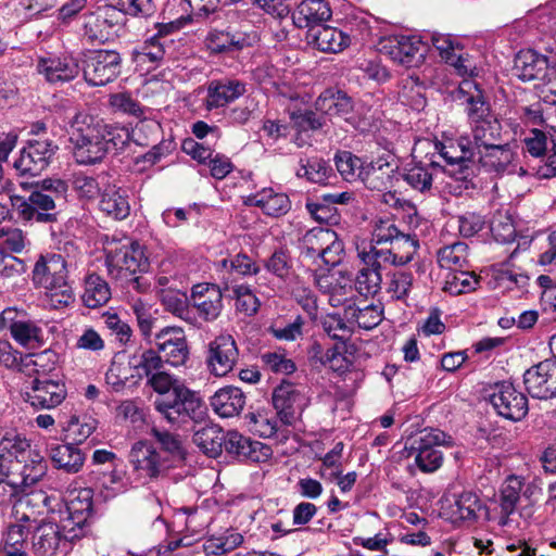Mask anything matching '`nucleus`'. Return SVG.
<instances>
[{
    "instance_id": "25",
    "label": "nucleus",
    "mask_w": 556,
    "mask_h": 556,
    "mask_svg": "<svg viewBox=\"0 0 556 556\" xmlns=\"http://www.w3.org/2000/svg\"><path fill=\"white\" fill-rule=\"evenodd\" d=\"M307 39L311 45L326 53L341 52L351 43V38L348 34L327 25L308 29Z\"/></svg>"
},
{
    "instance_id": "47",
    "label": "nucleus",
    "mask_w": 556,
    "mask_h": 556,
    "mask_svg": "<svg viewBox=\"0 0 556 556\" xmlns=\"http://www.w3.org/2000/svg\"><path fill=\"white\" fill-rule=\"evenodd\" d=\"M98 421L90 416L73 415L70 419L62 424V431L65 439L76 445L83 443L97 429Z\"/></svg>"
},
{
    "instance_id": "46",
    "label": "nucleus",
    "mask_w": 556,
    "mask_h": 556,
    "mask_svg": "<svg viewBox=\"0 0 556 556\" xmlns=\"http://www.w3.org/2000/svg\"><path fill=\"white\" fill-rule=\"evenodd\" d=\"M483 505L478 495L466 491L455 498L454 504L451 506V517L454 521H475Z\"/></svg>"
},
{
    "instance_id": "20",
    "label": "nucleus",
    "mask_w": 556,
    "mask_h": 556,
    "mask_svg": "<svg viewBox=\"0 0 556 556\" xmlns=\"http://www.w3.org/2000/svg\"><path fill=\"white\" fill-rule=\"evenodd\" d=\"M37 70L51 84H64L75 79L79 72V61L73 55L40 58Z\"/></svg>"
},
{
    "instance_id": "21",
    "label": "nucleus",
    "mask_w": 556,
    "mask_h": 556,
    "mask_svg": "<svg viewBox=\"0 0 556 556\" xmlns=\"http://www.w3.org/2000/svg\"><path fill=\"white\" fill-rule=\"evenodd\" d=\"M365 254H372L367 248L357 249V256L363 266L357 270L354 277V288L363 296H374L381 290L382 276L380 260H371L372 263L365 260Z\"/></svg>"
},
{
    "instance_id": "23",
    "label": "nucleus",
    "mask_w": 556,
    "mask_h": 556,
    "mask_svg": "<svg viewBox=\"0 0 556 556\" xmlns=\"http://www.w3.org/2000/svg\"><path fill=\"white\" fill-rule=\"evenodd\" d=\"M159 124L154 121H140L135 128L129 130L126 127L109 126L105 124V149L109 150V144L116 150L124 149L129 141L136 144L147 147L148 141L142 138V132L149 130L150 132L156 131Z\"/></svg>"
},
{
    "instance_id": "61",
    "label": "nucleus",
    "mask_w": 556,
    "mask_h": 556,
    "mask_svg": "<svg viewBox=\"0 0 556 556\" xmlns=\"http://www.w3.org/2000/svg\"><path fill=\"white\" fill-rule=\"evenodd\" d=\"M10 333L16 342L27 346L40 341L41 329L35 321L27 319L26 315H23L18 324H13V329Z\"/></svg>"
},
{
    "instance_id": "14",
    "label": "nucleus",
    "mask_w": 556,
    "mask_h": 556,
    "mask_svg": "<svg viewBox=\"0 0 556 556\" xmlns=\"http://www.w3.org/2000/svg\"><path fill=\"white\" fill-rule=\"evenodd\" d=\"M128 459L134 471L148 478H157L169 467L168 459L163 458L153 444L147 441L134 443Z\"/></svg>"
},
{
    "instance_id": "40",
    "label": "nucleus",
    "mask_w": 556,
    "mask_h": 556,
    "mask_svg": "<svg viewBox=\"0 0 556 556\" xmlns=\"http://www.w3.org/2000/svg\"><path fill=\"white\" fill-rule=\"evenodd\" d=\"M296 176L319 185H327L334 177L330 164L318 156L301 159Z\"/></svg>"
},
{
    "instance_id": "50",
    "label": "nucleus",
    "mask_w": 556,
    "mask_h": 556,
    "mask_svg": "<svg viewBox=\"0 0 556 556\" xmlns=\"http://www.w3.org/2000/svg\"><path fill=\"white\" fill-rule=\"evenodd\" d=\"M414 281L412 271L394 269L387 274L386 291L392 300L403 301L409 295Z\"/></svg>"
},
{
    "instance_id": "18",
    "label": "nucleus",
    "mask_w": 556,
    "mask_h": 556,
    "mask_svg": "<svg viewBox=\"0 0 556 556\" xmlns=\"http://www.w3.org/2000/svg\"><path fill=\"white\" fill-rule=\"evenodd\" d=\"M190 301L198 315L207 323L216 320L223 311V290L213 283H198L191 290Z\"/></svg>"
},
{
    "instance_id": "24",
    "label": "nucleus",
    "mask_w": 556,
    "mask_h": 556,
    "mask_svg": "<svg viewBox=\"0 0 556 556\" xmlns=\"http://www.w3.org/2000/svg\"><path fill=\"white\" fill-rule=\"evenodd\" d=\"M390 58L405 66H417L424 61L425 49L422 41L415 36H397L390 40Z\"/></svg>"
},
{
    "instance_id": "30",
    "label": "nucleus",
    "mask_w": 556,
    "mask_h": 556,
    "mask_svg": "<svg viewBox=\"0 0 556 556\" xmlns=\"http://www.w3.org/2000/svg\"><path fill=\"white\" fill-rule=\"evenodd\" d=\"M244 203L257 206L264 214L274 217L286 215L291 208L289 197L286 193L276 192L273 188H263L249 195Z\"/></svg>"
},
{
    "instance_id": "26",
    "label": "nucleus",
    "mask_w": 556,
    "mask_h": 556,
    "mask_svg": "<svg viewBox=\"0 0 556 556\" xmlns=\"http://www.w3.org/2000/svg\"><path fill=\"white\" fill-rule=\"evenodd\" d=\"M475 163H479L488 172L505 173L514 161V152L509 143L500 141L473 153Z\"/></svg>"
},
{
    "instance_id": "16",
    "label": "nucleus",
    "mask_w": 556,
    "mask_h": 556,
    "mask_svg": "<svg viewBox=\"0 0 556 556\" xmlns=\"http://www.w3.org/2000/svg\"><path fill=\"white\" fill-rule=\"evenodd\" d=\"M225 451L240 460L264 463L271 456V448L258 441L244 437L238 431H228L225 434Z\"/></svg>"
},
{
    "instance_id": "33",
    "label": "nucleus",
    "mask_w": 556,
    "mask_h": 556,
    "mask_svg": "<svg viewBox=\"0 0 556 556\" xmlns=\"http://www.w3.org/2000/svg\"><path fill=\"white\" fill-rule=\"evenodd\" d=\"M99 200V208L108 216L122 220L130 213V205L127 195L117 187L112 177L103 188Z\"/></svg>"
},
{
    "instance_id": "6",
    "label": "nucleus",
    "mask_w": 556,
    "mask_h": 556,
    "mask_svg": "<svg viewBox=\"0 0 556 556\" xmlns=\"http://www.w3.org/2000/svg\"><path fill=\"white\" fill-rule=\"evenodd\" d=\"M81 539L80 529L73 530L61 521L41 522L34 528L33 552L36 556H65L72 544Z\"/></svg>"
},
{
    "instance_id": "31",
    "label": "nucleus",
    "mask_w": 556,
    "mask_h": 556,
    "mask_svg": "<svg viewBox=\"0 0 556 556\" xmlns=\"http://www.w3.org/2000/svg\"><path fill=\"white\" fill-rule=\"evenodd\" d=\"M211 406L223 418L238 416L245 406V394L237 387L220 388L211 397Z\"/></svg>"
},
{
    "instance_id": "12",
    "label": "nucleus",
    "mask_w": 556,
    "mask_h": 556,
    "mask_svg": "<svg viewBox=\"0 0 556 556\" xmlns=\"http://www.w3.org/2000/svg\"><path fill=\"white\" fill-rule=\"evenodd\" d=\"M157 352L170 366L184 365L189 358L186 333L180 327H164L154 337Z\"/></svg>"
},
{
    "instance_id": "9",
    "label": "nucleus",
    "mask_w": 556,
    "mask_h": 556,
    "mask_svg": "<svg viewBox=\"0 0 556 556\" xmlns=\"http://www.w3.org/2000/svg\"><path fill=\"white\" fill-rule=\"evenodd\" d=\"M58 149L53 140L30 139L14 161V167L22 175H40L48 168Z\"/></svg>"
},
{
    "instance_id": "48",
    "label": "nucleus",
    "mask_w": 556,
    "mask_h": 556,
    "mask_svg": "<svg viewBox=\"0 0 556 556\" xmlns=\"http://www.w3.org/2000/svg\"><path fill=\"white\" fill-rule=\"evenodd\" d=\"M224 291L230 292L229 296L236 300V309L243 313L245 316L254 315L258 307L260 301L252 292L250 286L245 283H230L228 280L224 281Z\"/></svg>"
},
{
    "instance_id": "32",
    "label": "nucleus",
    "mask_w": 556,
    "mask_h": 556,
    "mask_svg": "<svg viewBox=\"0 0 556 556\" xmlns=\"http://www.w3.org/2000/svg\"><path fill=\"white\" fill-rule=\"evenodd\" d=\"M397 167L383 157L365 163L361 180L370 190L383 191L392 187Z\"/></svg>"
},
{
    "instance_id": "62",
    "label": "nucleus",
    "mask_w": 556,
    "mask_h": 556,
    "mask_svg": "<svg viewBox=\"0 0 556 556\" xmlns=\"http://www.w3.org/2000/svg\"><path fill=\"white\" fill-rule=\"evenodd\" d=\"M260 361L265 369L275 374L290 375L296 369L294 362L281 352H265L261 354Z\"/></svg>"
},
{
    "instance_id": "36",
    "label": "nucleus",
    "mask_w": 556,
    "mask_h": 556,
    "mask_svg": "<svg viewBox=\"0 0 556 556\" xmlns=\"http://www.w3.org/2000/svg\"><path fill=\"white\" fill-rule=\"evenodd\" d=\"M548 59L533 50L521 51L515 61L516 75L522 81H531L544 77Z\"/></svg>"
},
{
    "instance_id": "64",
    "label": "nucleus",
    "mask_w": 556,
    "mask_h": 556,
    "mask_svg": "<svg viewBox=\"0 0 556 556\" xmlns=\"http://www.w3.org/2000/svg\"><path fill=\"white\" fill-rule=\"evenodd\" d=\"M323 330L332 340L339 341L344 344L351 337V329L345 321L337 314H328L320 320Z\"/></svg>"
},
{
    "instance_id": "27",
    "label": "nucleus",
    "mask_w": 556,
    "mask_h": 556,
    "mask_svg": "<svg viewBox=\"0 0 556 556\" xmlns=\"http://www.w3.org/2000/svg\"><path fill=\"white\" fill-rule=\"evenodd\" d=\"M440 168L441 166L435 161L410 162L402 168L400 176L413 190L427 193L432 188L434 172Z\"/></svg>"
},
{
    "instance_id": "29",
    "label": "nucleus",
    "mask_w": 556,
    "mask_h": 556,
    "mask_svg": "<svg viewBox=\"0 0 556 556\" xmlns=\"http://www.w3.org/2000/svg\"><path fill=\"white\" fill-rule=\"evenodd\" d=\"M303 396L294 384L283 382L273 392V404L286 424H291L302 406Z\"/></svg>"
},
{
    "instance_id": "13",
    "label": "nucleus",
    "mask_w": 556,
    "mask_h": 556,
    "mask_svg": "<svg viewBox=\"0 0 556 556\" xmlns=\"http://www.w3.org/2000/svg\"><path fill=\"white\" fill-rule=\"evenodd\" d=\"M523 383L532 397L547 400L556 396V359H544L523 374Z\"/></svg>"
},
{
    "instance_id": "15",
    "label": "nucleus",
    "mask_w": 556,
    "mask_h": 556,
    "mask_svg": "<svg viewBox=\"0 0 556 556\" xmlns=\"http://www.w3.org/2000/svg\"><path fill=\"white\" fill-rule=\"evenodd\" d=\"M66 395V387L62 381L35 378L25 392V401L34 408L51 409L62 404Z\"/></svg>"
},
{
    "instance_id": "55",
    "label": "nucleus",
    "mask_w": 556,
    "mask_h": 556,
    "mask_svg": "<svg viewBox=\"0 0 556 556\" xmlns=\"http://www.w3.org/2000/svg\"><path fill=\"white\" fill-rule=\"evenodd\" d=\"M151 435L155 442L160 445L163 453L167 454L168 462L181 460L185 458V450L182 441L178 434L172 433L165 429L153 427L151 429Z\"/></svg>"
},
{
    "instance_id": "52",
    "label": "nucleus",
    "mask_w": 556,
    "mask_h": 556,
    "mask_svg": "<svg viewBox=\"0 0 556 556\" xmlns=\"http://www.w3.org/2000/svg\"><path fill=\"white\" fill-rule=\"evenodd\" d=\"M344 316L349 320L356 321L359 328L370 330L381 323L382 309L374 304H368L364 307L349 304L344 308Z\"/></svg>"
},
{
    "instance_id": "2",
    "label": "nucleus",
    "mask_w": 556,
    "mask_h": 556,
    "mask_svg": "<svg viewBox=\"0 0 556 556\" xmlns=\"http://www.w3.org/2000/svg\"><path fill=\"white\" fill-rule=\"evenodd\" d=\"M459 99L464 100L471 136L473 153L503 141L502 124L485 101L482 91L472 80H464L458 88Z\"/></svg>"
},
{
    "instance_id": "38",
    "label": "nucleus",
    "mask_w": 556,
    "mask_h": 556,
    "mask_svg": "<svg viewBox=\"0 0 556 556\" xmlns=\"http://www.w3.org/2000/svg\"><path fill=\"white\" fill-rule=\"evenodd\" d=\"M317 111L330 117L345 116L353 110L352 98L343 91H333L328 89L324 91L315 101Z\"/></svg>"
},
{
    "instance_id": "1",
    "label": "nucleus",
    "mask_w": 556,
    "mask_h": 556,
    "mask_svg": "<svg viewBox=\"0 0 556 556\" xmlns=\"http://www.w3.org/2000/svg\"><path fill=\"white\" fill-rule=\"evenodd\" d=\"M47 472L43 456L15 432L0 438V473L11 476V482L21 489L37 483Z\"/></svg>"
},
{
    "instance_id": "59",
    "label": "nucleus",
    "mask_w": 556,
    "mask_h": 556,
    "mask_svg": "<svg viewBox=\"0 0 556 556\" xmlns=\"http://www.w3.org/2000/svg\"><path fill=\"white\" fill-rule=\"evenodd\" d=\"M403 231L399 229L395 224V220L392 218H379L375 222L371 232V241L369 244H372L378 248V245L390 244L393 240H395Z\"/></svg>"
},
{
    "instance_id": "8",
    "label": "nucleus",
    "mask_w": 556,
    "mask_h": 556,
    "mask_svg": "<svg viewBox=\"0 0 556 556\" xmlns=\"http://www.w3.org/2000/svg\"><path fill=\"white\" fill-rule=\"evenodd\" d=\"M239 359V349L233 337L220 333L205 346V365L208 372L215 377L228 375Z\"/></svg>"
},
{
    "instance_id": "41",
    "label": "nucleus",
    "mask_w": 556,
    "mask_h": 556,
    "mask_svg": "<svg viewBox=\"0 0 556 556\" xmlns=\"http://www.w3.org/2000/svg\"><path fill=\"white\" fill-rule=\"evenodd\" d=\"M74 157L77 163L84 165L100 162L106 154L105 132L87 138L84 142L73 143Z\"/></svg>"
},
{
    "instance_id": "11",
    "label": "nucleus",
    "mask_w": 556,
    "mask_h": 556,
    "mask_svg": "<svg viewBox=\"0 0 556 556\" xmlns=\"http://www.w3.org/2000/svg\"><path fill=\"white\" fill-rule=\"evenodd\" d=\"M367 248L372 252V254H365L367 262L380 260L383 264L397 267L413 261L419 249V241L415 235L402 232L389 244V248H377L372 244H368Z\"/></svg>"
},
{
    "instance_id": "45",
    "label": "nucleus",
    "mask_w": 556,
    "mask_h": 556,
    "mask_svg": "<svg viewBox=\"0 0 556 556\" xmlns=\"http://www.w3.org/2000/svg\"><path fill=\"white\" fill-rule=\"evenodd\" d=\"M444 172L452 179V181L447 184L452 194L460 197L467 191L477 188L473 163L444 168Z\"/></svg>"
},
{
    "instance_id": "63",
    "label": "nucleus",
    "mask_w": 556,
    "mask_h": 556,
    "mask_svg": "<svg viewBox=\"0 0 556 556\" xmlns=\"http://www.w3.org/2000/svg\"><path fill=\"white\" fill-rule=\"evenodd\" d=\"M58 361V355L51 350H45L40 353L28 354L24 356L25 371L33 367V371L36 374H47L54 369Z\"/></svg>"
},
{
    "instance_id": "28",
    "label": "nucleus",
    "mask_w": 556,
    "mask_h": 556,
    "mask_svg": "<svg viewBox=\"0 0 556 556\" xmlns=\"http://www.w3.org/2000/svg\"><path fill=\"white\" fill-rule=\"evenodd\" d=\"M332 15L326 0H303L293 12V22L299 28L317 27L327 22Z\"/></svg>"
},
{
    "instance_id": "51",
    "label": "nucleus",
    "mask_w": 556,
    "mask_h": 556,
    "mask_svg": "<svg viewBox=\"0 0 556 556\" xmlns=\"http://www.w3.org/2000/svg\"><path fill=\"white\" fill-rule=\"evenodd\" d=\"M479 282L480 279L475 273L457 269L446 275L443 291L451 295H459L476 290Z\"/></svg>"
},
{
    "instance_id": "5",
    "label": "nucleus",
    "mask_w": 556,
    "mask_h": 556,
    "mask_svg": "<svg viewBox=\"0 0 556 556\" xmlns=\"http://www.w3.org/2000/svg\"><path fill=\"white\" fill-rule=\"evenodd\" d=\"M153 405L168 424L179 428L189 421L199 422L206 416V408L200 396L184 384L175 386L172 394L156 396Z\"/></svg>"
},
{
    "instance_id": "37",
    "label": "nucleus",
    "mask_w": 556,
    "mask_h": 556,
    "mask_svg": "<svg viewBox=\"0 0 556 556\" xmlns=\"http://www.w3.org/2000/svg\"><path fill=\"white\" fill-rule=\"evenodd\" d=\"M104 132L105 124L103 121L87 113H76L70 122L68 135L72 143L84 142L87 138L90 139L91 136Z\"/></svg>"
},
{
    "instance_id": "49",
    "label": "nucleus",
    "mask_w": 556,
    "mask_h": 556,
    "mask_svg": "<svg viewBox=\"0 0 556 556\" xmlns=\"http://www.w3.org/2000/svg\"><path fill=\"white\" fill-rule=\"evenodd\" d=\"M333 230L328 228H313L308 230L300 242L301 255L313 261L319 258L324 247L329 244Z\"/></svg>"
},
{
    "instance_id": "56",
    "label": "nucleus",
    "mask_w": 556,
    "mask_h": 556,
    "mask_svg": "<svg viewBox=\"0 0 556 556\" xmlns=\"http://www.w3.org/2000/svg\"><path fill=\"white\" fill-rule=\"evenodd\" d=\"M451 445V437L446 435L445 432L439 429H424L416 437L409 440V451L412 453L426 451V450H438V446Z\"/></svg>"
},
{
    "instance_id": "60",
    "label": "nucleus",
    "mask_w": 556,
    "mask_h": 556,
    "mask_svg": "<svg viewBox=\"0 0 556 556\" xmlns=\"http://www.w3.org/2000/svg\"><path fill=\"white\" fill-rule=\"evenodd\" d=\"M110 104L117 112L146 121L144 114L147 109L130 93L119 92L112 94L110 97Z\"/></svg>"
},
{
    "instance_id": "42",
    "label": "nucleus",
    "mask_w": 556,
    "mask_h": 556,
    "mask_svg": "<svg viewBox=\"0 0 556 556\" xmlns=\"http://www.w3.org/2000/svg\"><path fill=\"white\" fill-rule=\"evenodd\" d=\"M225 434L217 426H206L195 431L193 442L204 454L215 458L223 452Z\"/></svg>"
},
{
    "instance_id": "53",
    "label": "nucleus",
    "mask_w": 556,
    "mask_h": 556,
    "mask_svg": "<svg viewBox=\"0 0 556 556\" xmlns=\"http://www.w3.org/2000/svg\"><path fill=\"white\" fill-rule=\"evenodd\" d=\"M164 363L157 350L155 351L153 349L136 352L129 358L130 368H132L139 377L146 376L147 378L162 369Z\"/></svg>"
},
{
    "instance_id": "7",
    "label": "nucleus",
    "mask_w": 556,
    "mask_h": 556,
    "mask_svg": "<svg viewBox=\"0 0 556 556\" xmlns=\"http://www.w3.org/2000/svg\"><path fill=\"white\" fill-rule=\"evenodd\" d=\"M81 72L90 86H105L121 74L122 58L115 50H89L83 53Z\"/></svg>"
},
{
    "instance_id": "34",
    "label": "nucleus",
    "mask_w": 556,
    "mask_h": 556,
    "mask_svg": "<svg viewBox=\"0 0 556 556\" xmlns=\"http://www.w3.org/2000/svg\"><path fill=\"white\" fill-rule=\"evenodd\" d=\"M435 149L445 160V168H452L460 164L475 163V154L472 146H470L469 136H460L456 140H447L445 142H437Z\"/></svg>"
},
{
    "instance_id": "43",
    "label": "nucleus",
    "mask_w": 556,
    "mask_h": 556,
    "mask_svg": "<svg viewBox=\"0 0 556 556\" xmlns=\"http://www.w3.org/2000/svg\"><path fill=\"white\" fill-rule=\"evenodd\" d=\"M111 299L109 283L99 275L90 274L85 278L84 293L81 300L89 308H97L104 305Z\"/></svg>"
},
{
    "instance_id": "10",
    "label": "nucleus",
    "mask_w": 556,
    "mask_h": 556,
    "mask_svg": "<svg viewBox=\"0 0 556 556\" xmlns=\"http://www.w3.org/2000/svg\"><path fill=\"white\" fill-rule=\"evenodd\" d=\"M489 397L497 414L506 419L518 421L528 414L527 396L518 391L511 382L495 383Z\"/></svg>"
},
{
    "instance_id": "57",
    "label": "nucleus",
    "mask_w": 556,
    "mask_h": 556,
    "mask_svg": "<svg viewBox=\"0 0 556 556\" xmlns=\"http://www.w3.org/2000/svg\"><path fill=\"white\" fill-rule=\"evenodd\" d=\"M334 164L342 178L346 181L361 179L365 166V163L359 157L349 151L336 153Z\"/></svg>"
},
{
    "instance_id": "58",
    "label": "nucleus",
    "mask_w": 556,
    "mask_h": 556,
    "mask_svg": "<svg viewBox=\"0 0 556 556\" xmlns=\"http://www.w3.org/2000/svg\"><path fill=\"white\" fill-rule=\"evenodd\" d=\"M119 14L148 18L156 12L153 0H109Z\"/></svg>"
},
{
    "instance_id": "3",
    "label": "nucleus",
    "mask_w": 556,
    "mask_h": 556,
    "mask_svg": "<svg viewBox=\"0 0 556 556\" xmlns=\"http://www.w3.org/2000/svg\"><path fill=\"white\" fill-rule=\"evenodd\" d=\"M105 266L109 276L122 285L132 286L140 290V279L137 273L148 268V258L142 247L130 239L112 241L104 248Z\"/></svg>"
},
{
    "instance_id": "4",
    "label": "nucleus",
    "mask_w": 556,
    "mask_h": 556,
    "mask_svg": "<svg viewBox=\"0 0 556 556\" xmlns=\"http://www.w3.org/2000/svg\"><path fill=\"white\" fill-rule=\"evenodd\" d=\"M60 256L42 254L35 263L31 280L36 287L43 288L55 308L67 306L75 296L68 279L70 269Z\"/></svg>"
},
{
    "instance_id": "22",
    "label": "nucleus",
    "mask_w": 556,
    "mask_h": 556,
    "mask_svg": "<svg viewBox=\"0 0 556 556\" xmlns=\"http://www.w3.org/2000/svg\"><path fill=\"white\" fill-rule=\"evenodd\" d=\"M92 513V491L90 489H81L68 500L66 504V517L62 518L63 525L80 529L81 538L87 533L88 520Z\"/></svg>"
},
{
    "instance_id": "39",
    "label": "nucleus",
    "mask_w": 556,
    "mask_h": 556,
    "mask_svg": "<svg viewBox=\"0 0 556 556\" xmlns=\"http://www.w3.org/2000/svg\"><path fill=\"white\" fill-rule=\"evenodd\" d=\"M110 178L111 175L105 172H101L96 176L78 172L72 175L71 184L79 198L94 200L100 197Z\"/></svg>"
},
{
    "instance_id": "54",
    "label": "nucleus",
    "mask_w": 556,
    "mask_h": 556,
    "mask_svg": "<svg viewBox=\"0 0 556 556\" xmlns=\"http://www.w3.org/2000/svg\"><path fill=\"white\" fill-rule=\"evenodd\" d=\"M468 245L458 241L441 248L438 252V263L440 267L451 271L462 269L468 264Z\"/></svg>"
},
{
    "instance_id": "44",
    "label": "nucleus",
    "mask_w": 556,
    "mask_h": 556,
    "mask_svg": "<svg viewBox=\"0 0 556 556\" xmlns=\"http://www.w3.org/2000/svg\"><path fill=\"white\" fill-rule=\"evenodd\" d=\"M522 486L523 481L518 476L511 475L505 479L501 488L500 498L501 513L503 514L502 525H507V518L516 510Z\"/></svg>"
},
{
    "instance_id": "17",
    "label": "nucleus",
    "mask_w": 556,
    "mask_h": 556,
    "mask_svg": "<svg viewBox=\"0 0 556 556\" xmlns=\"http://www.w3.org/2000/svg\"><path fill=\"white\" fill-rule=\"evenodd\" d=\"M122 22V16L113 5L109 4L98 8L94 12L84 14V35L90 41L108 40L111 29Z\"/></svg>"
},
{
    "instance_id": "35",
    "label": "nucleus",
    "mask_w": 556,
    "mask_h": 556,
    "mask_svg": "<svg viewBox=\"0 0 556 556\" xmlns=\"http://www.w3.org/2000/svg\"><path fill=\"white\" fill-rule=\"evenodd\" d=\"M49 455L55 468L77 473L84 466L85 455L74 443L51 444Z\"/></svg>"
},
{
    "instance_id": "19",
    "label": "nucleus",
    "mask_w": 556,
    "mask_h": 556,
    "mask_svg": "<svg viewBox=\"0 0 556 556\" xmlns=\"http://www.w3.org/2000/svg\"><path fill=\"white\" fill-rule=\"evenodd\" d=\"M247 92V84L233 78L213 79L206 88L204 108L207 111L225 108Z\"/></svg>"
}]
</instances>
